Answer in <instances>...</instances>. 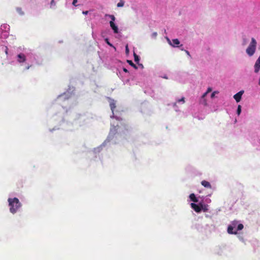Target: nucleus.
<instances>
[{"label":"nucleus","instance_id":"obj_36","mask_svg":"<svg viewBox=\"0 0 260 260\" xmlns=\"http://www.w3.org/2000/svg\"><path fill=\"white\" fill-rule=\"evenodd\" d=\"M173 106H174V107L176 106H177V103H174Z\"/></svg>","mask_w":260,"mask_h":260},{"label":"nucleus","instance_id":"obj_30","mask_svg":"<svg viewBox=\"0 0 260 260\" xmlns=\"http://www.w3.org/2000/svg\"><path fill=\"white\" fill-rule=\"evenodd\" d=\"M123 71L124 72H125V73H128V70H127L126 69H125V68H123Z\"/></svg>","mask_w":260,"mask_h":260},{"label":"nucleus","instance_id":"obj_35","mask_svg":"<svg viewBox=\"0 0 260 260\" xmlns=\"http://www.w3.org/2000/svg\"><path fill=\"white\" fill-rule=\"evenodd\" d=\"M30 67H31V66H27V67H26V70H28V69L30 68Z\"/></svg>","mask_w":260,"mask_h":260},{"label":"nucleus","instance_id":"obj_1","mask_svg":"<svg viewBox=\"0 0 260 260\" xmlns=\"http://www.w3.org/2000/svg\"><path fill=\"white\" fill-rule=\"evenodd\" d=\"M10 211L12 214L16 213L21 207V204L17 198H9L8 200Z\"/></svg>","mask_w":260,"mask_h":260},{"label":"nucleus","instance_id":"obj_28","mask_svg":"<svg viewBox=\"0 0 260 260\" xmlns=\"http://www.w3.org/2000/svg\"><path fill=\"white\" fill-rule=\"evenodd\" d=\"M106 41L108 45H109L110 46H112V44H111L109 43V42L108 41V39H106Z\"/></svg>","mask_w":260,"mask_h":260},{"label":"nucleus","instance_id":"obj_26","mask_svg":"<svg viewBox=\"0 0 260 260\" xmlns=\"http://www.w3.org/2000/svg\"><path fill=\"white\" fill-rule=\"evenodd\" d=\"M77 3V0H73V5L75 6H76V4Z\"/></svg>","mask_w":260,"mask_h":260},{"label":"nucleus","instance_id":"obj_13","mask_svg":"<svg viewBox=\"0 0 260 260\" xmlns=\"http://www.w3.org/2000/svg\"><path fill=\"white\" fill-rule=\"evenodd\" d=\"M201 210H203L204 212H206L208 211V206L207 205L203 204L200 203Z\"/></svg>","mask_w":260,"mask_h":260},{"label":"nucleus","instance_id":"obj_11","mask_svg":"<svg viewBox=\"0 0 260 260\" xmlns=\"http://www.w3.org/2000/svg\"><path fill=\"white\" fill-rule=\"evenodd\" d=\"M189 198H190L191 201H192V202H193L194 203H196V202H198V199L197 198V197H196V196H195V194L194 193H191L189 195Z\"/></svg>","mask_w":260,"mask_h":260},{"label":"nucleus","instance_id":"obj_20","mask_svg":"<svg viewBox=\"0 0 260 260\" xmlns=\"http://www.w3.org/2000/svg\"><path fill=\"white\" fill-rule=\"evenodd\" d=\"M182 102L183 103H185V98L184 97H182L181 99L178 100L177 102L180 103Z\"/></svg>","mask_w":260,"mask_h":260},{"label":"nucleus","instance_id":"obj_5","mask_svg":"<svg viewBox=\"0 0 260 260\" xmlns=\"http://www.w3.org/2000/svg\"><path fill=\"white\" fill-rule=\"evenodd\" d=\"M18 61L20 63L24 62L26 60V56L23 53H20L17 55Z\"/></svg>","mask_w":260,"mask_h":260},{"label":"nucleus","instance_id":"obj_34","mask_svg":"<svg viewBox=\"0 0 260 260\" xmlns=\"http://www.w3.org/2000/svg\"><path fill=\"white\" fill-rule=\"evenodd\" d=\"M185 51L186 53L188 55L190 56L189 52L188 51H187V50H185Z\"/></svg>","mask_w":260,"mask_h":260},{"label":"nucleus","instance_id":"obj_32","mask_svg":"<svg viewBox=\"0 0 260 260\" xmlns=\"http://www.w3.org/2000/svg\"><path fill=\"white\" fill-rule=\"evenodd\" d=\"M207 92H206L205 93H204L202 96L203 98H204L207 94Z\"/></svg>","mask_w":260,"mask_h":260},{"label":"nucleus","instance_id":"obj_23","mask_svg":"<svg viewBox=\"0 0 260 260\" xmlns=\"http://www.w3.org/2000/svg\"><path fill=\"white\" fill-rule=\"evenodd\" d=\"M125 52L126 54L129 53V49L127 45L125 46Z\"/></svg>","mask_w":260,"mask_h":260},{"label":"nucleus","instance_id":"obj_8","mask_svg":"<svg viewBox=\"0 0 260 260\" xmlns=\"http://www.w3.org/2000/svg\"><path fill=\"white\" fill-rule=\"evenodd\" d=\"M180 44V41L178 39H174L172 40V44L171 45L174 47H179V45Z\"/></svg>","mask_w":260,"mask_h":260},{"label":"nucleus","instance_id":"obj_17","mask_svg":"<svg viewBox=\"0 0 260 260\" xmlns=\"http://www.w3.org/2000/svg\"><path fill=\"white\" fill-rule=\"evenodd\" d=\"M106 16L109 17L111 18V21L114 22L115 21V17L113 15H106Z\"/></svg>","mask_w":260,"mask_h":260},{"label":"nucleus","instance_id":"obj_27","mask_svg":"<svg viewBox=\"0 0 260 260\" xmlns=\"http://www.w3.org/2000/svg\"><path fill=\"white\" fill-rule=\"evenodd\" d=\"M211 90H212L211 88L209 87V88H208V89H207V91H206V92H207V93H209V92H210V91H211Z\"/></svg>","mask_w":260,"mask_h":260},{"label":"nucleus","instance_id":"obj_3","mask_svg":"<svg viewBox=\"0 0 260 260\" xmlns=\"http://www.w3.org/2000/svg\"><path fill=\"white\" fill-rule=\"evenodd\" d=\"M190 206L197 213H199L201 211L200 204L199 205H197L194 203H192L190 204Z\"/></svg>","mask_w":260,"mask_h":260},{"label":"nucleus","instance_id":"obj_24","mask_svg":"<svg viewBox=\"0 0 260 260\" xmlns=\"http://www.w3.org/2000/svg\"><path fill=\"white\" fill-rule=\"evenodd\" d=\"M17 11L19 13H20V14H23V13L21 12V8H17Z\"/></svg>","mask_w":260,"mask_h":260},{"label":"nucleus","instance_id":"obj_7","mask_svg":"<svg viewBox=\"0 0 260 260\" xmlns=\"http://www.w3.org/2000/svg\"><path fill=\"white\" fill-rule=\"evenodd\" d=\"M260 69V60L257 59L254 64V72L255 73H258Z\"/></svg>","mask_w":260,"mask_h":260},{"label":"nucleus","instance_id":"obj_21","mask_svg":"<svg viewBox=\"0 0 260 260\" xmlns=\"http://www.w3.org/2000/svg\"><path fill=\"white\" fill-rule=\"evenodd\" d=\"M55 5V3L54 0H52L50 3V7L52 8V6Z\"/></svg>","mask_w":260,"mask_h":260},{"label":"nucleus","instance_id":"obj_29","mask_svg":"<svg viewBox=\"0 0 260 260\" xmlns=\"http://www.w3.org/2000/svg\"><path fill=\"white\" fill-rule=\"evenodd\" d=\"M88 11H83V12H82V13H83V14H84V15H87V14H88Z\"/></svg>","mask_w":260,"mask_h":260},{"label":"nucleus","instance_id":"obj_4","mask_svg":"<svg viewBox=\"0 0 260 260\" xmlns=\"http://www.w3.org/2000/svg\"><path fill=\"white\" fill-rule=\"evenodd\" d=\"M244 93V91L241 90L237 93L236 94L234 95V98L236 100V101L238 103L241 101V96Z\"/></svg>","mask_w":260,"mask_h":260},{"label":"nucleus","instance_id":"obj_22","mask_svg":"<svg viewBox=\"0 0 260 260\" xmlns=\"http://www.w3.org/2000/svg\"><path fill=\"white\" fill-rule=\"evenodd\" d=\"M218 93V91H214L213 92H212L211 95V98H213L214 97L215 94H217Z\"/></svg>","mask_w":260,"mask_h":260},{"label":"nucleus","instance_id":"obj_31","mask_svg":"<svg viewBox=\"0 0 260 260\" xmlns=\"http://www.w3.org/2000/svg\"><path fill=\"white\" fill-rule=\"evenodd\" d=\"M152 36L153 37H156L157 36V32H155L152 34Z\"/></svg>","mask_w":260,"mask_h":260},{"label":"nucleus","instance_id":"obj_15","mask_svg":"<svg viewBox=\"0 0 260 260\" xmlns=\"http://www.w3.org/2000/svg\"><path fill=\"white\" fill-rule=\"evenodd\" d=\"M124 5V2L123 0H120V2L117 4V7H122Z\"/></svg>","mask_w":260,"mask_h":260},{"label":"nucleus","instance_id":"obj_14","mask_svg":"<svg viewBox=\"0 0 260 260\" xmlns=\"http://www.w3.org/2000/svg\"><path fill=\"white\" fill-rule=\"evenodd\" d=\"M127 62L129 64L131 65L132 67H133V68H134L135 69H137V67L136 66V64H135L133 61L132 60H127Z\"/></svg>","mask_w":260,"mask_h":260},{"label":"nucleus","instance_id":"obj_10","mask_svg":"<svg viewBox=\"0 0 260 260\" xmlns=\"http://www.w3.org/2000/svg\"><path fill=\"white\" fill-rule=\"evenodd\" d=\"M234 228L232 225H229L228 228V232L230 234H237V231H233Z\"/></svg>","mask_w":260,"mask_h":260},{"label":"nucleus","instance_id":"obj_6","mask_svg":"<svg viewBox=\"0 0 260 260\" xmlns=\"http://www.w3.org/2000/svg\"><path fill=\"white\" fill-rule=\"evenodd\" d=\"M110 25L115 33L117 34L118 32V27L115 25L114 22L110 21Z\"/></svg>","mask_w":260,"mask_h":260},{"label":"nucleus","instance_id":"obj_12","mask_svg":"<svg viewBox=\"0 0 260 260\" xmlns=\"http://www.w3.org/2000/svg\"><path fill=\"white\" fill-rule=\"evenodd\" d=\"M110 108H111V110L112 111L113 114H114V109L116 108V105H115V103L114 101H113L112 102H110Z\"/></svg>","mask_w":260,"mask_h":260},{"label":"nucleus","instance_id":"obj_25","mask_svg":"<svg viewBox=\"0 0 260 260\" xmlns=\"http://www.w3.org/2000/svg\"><path fill=\"white\" fill-rule=\"evenodd\" d=\"M5 52L7 55L8 54V48L7 47H5Z\"/></svg>","mask_w":260,"mask_h":260},{"label":"nucleus","instance_id":"obj_2","mask_svg":"<svg viewBox=\"0 0 260 260\" xmlns=\"http://www.w3.org/2000/svg\"><path fill=\"white\" fill-rule=\"evenodd\" d=\"M256 41L255 40L254 38H252L251 39V41L248 47V48L246 49V53L248 54V55L250 56H252L254 53H255V49H256Z\"/></svg>","mask_w":260,"mask_h":260},{"label":"nucleus","instance_id":"obj_19","mask_svg":"<svg viewBox=\"0 0 260 260\" xmlns=\"http://www.w3.org/2000/svg\"><path fill=\"white\" fill-rule=\"evenodd\" d=\"M241 112V107L240 105H239L237 109V114L239 115Z\"/></svg>","mask_w":260,"mask_h":260},{"label":"nucleus","instance_id":"obj_9","mask_svg":"<svg viewBox=\"0 0 260 260\" xmlns=\"http://www.w3.org/2000/svg\"><path fill=\"white\" fill-rule=\"evenodd\" d=\"M201 184L204 186L205 187L208 188H211V185L210 183L206 180H203L201 182Z\"/></svg>","mask_w":260,"mask_h":260},{"label":"nucleus","instance_id":"obj_18","mask_svg":"<svg viewBox=\"0 0 260 260\" xmlns=\"http://www.w3.org/2000/svg\"><path fill=\"white\" fill-rule=\"evenodd\" d=\"M244 228V226L242 224L240 223L237 226V231H240L242 230Z\"/></svg>","mask_w":260,"mask_h":260},{"label":"nucleus","instance_id":"obj_16","mask_svg":"<svg viewBox=\"0 0 260 260\" xmlns=\"http://www.w3.org/2000/svg\"><path fill=\"white\" fill-rule=\"evenodd\" d=\"M134 56L135 61L138 63V62L139 61V56L138 55H137L135 53H134Z\"/></svg>","mask_w":260,"mask_h":260},{"label":"nucleus","instance_id":"obj_33","mask_svg":"<svg viewBox=\"0 0 260 260\" xmlns=\"http://www.w3.org/2000/svg\"><path fill=\"white\" fill-rule=\"evenodd\" d=\"M167 40H168V43L171 45V44H172V41L171 42L170 41V40H169V39H167Z\"/></svg>","mask_w":260,"mask_h":260}]
</instances>
